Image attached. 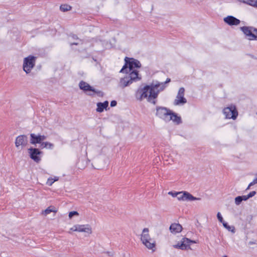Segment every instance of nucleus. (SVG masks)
<instances>
[{
	"mask_svg": "<svg viewBox=\"0 0 257 257\" xmlns=\"http://www.w3.org/2000/svg\"><path fill=\"white\" fill-rule=\"evenodd\" d=\"M161 83L158 81L154 83L153 81L150 84H147L143 87H140L137 90L135 95L137 100L141 101L143 100V97H147L148 93H149L148 99L152 98H157L161 90Z\"/></svg>",
	"mask_w": 257,
	"mask_h": 257,
	"instance_id": "f257e3e1",
	"label": "nucleus"
},
{
	"mask_svg": "<svg viewBox=\"0 0 257 257\" xmlns=\"http://www.w3.org/2000/svg\"><path fill=\"white\" fill-rule=\"evenodd\" d=\"M129 72L128 75H126L124 77L120 79L119 83L122 88L127 87L133 82L139 81L142 79V77L140 75L138 70H134Z\"/></svg>",
	"mask_w": 257,
	"mask_h": 257,
	"instance_id": "f03ea898",
	"label": "nucleus"
},
{
	"mask_svg": "<svg viewBox=\"0 0 257 257\" xmlns=\"http://www.w3.org/2000/svg\"><path fill=\"white\" fill-rule=\"evenodd\" d=\"M79 87L87 95L93 97L96 94L99 97L103 96V92L95 89L87 82L81 80L79 83Z\"/></svg>",
	"mask_w": 257,
	"mask_h": 257,
	"instance_id": "7ed1b4c3",
	"label": "nucleus"
},
{
	"mask_svg": "<svg viewBox=\"0 0 257 257\" xmlns=\"http://www.w3.org/2000/svg\"><path fill=\"white\" fill-rule=\"evenodd\" d=\"M239 29L248 40L257 41V28L244 26L240 27Z\"/></svg>",
	"mask_w": 257,
	"mask_h": 257,
	"instance_id": "20e7f679",
	"label": "nucleus"
},
{
	"mask_svg": "<svg viewBox=\"0 0 257 257\" xmlns=\"http://www.w3.org/2000/svg\"><path fill=\"white\" fill-rule=\"evenodd\" d=\"M36 57L30 55L24 59L23 69L27 73H29L35 65Z\"/></svg>",
	"mask_w": 257,
	"mask_h": 257,
	"instance_id": "39448f33",
	"label": "nucleus"
},
{
	"mask_svg": "<svg viewBox=\"0 0 257 257\" xmlns=\"http://www.w3.org/2000/svg\"><path fill=\"white\" fill-rule=\"evenodd\" d=\"M171 111V110L165 107L157 106L156 115L165 122H168Z\"/></svg>",
	"mask_w": 257,
	"mask_h": 257,
	"instance_id": "423d86ee",
	"label": "nucleus"
},
{
	"mask_svg": "<svg viewBox=\"0 0 257 257\" xmlns=\"http://www.w3.org/2000/svg\"><path fill=\"white\" fill-rule=\"evenodd\" d=\"M223 112L225 115V117L228 119H232L233 120H235L238 116L237 108L234 104H231L228 106L225 107L223 110Z\"/></svg>",
	"mask_w": 257,
	"mask_h": 257,
	"instance_id": "0eeeda50",
	"label": "nucleus"
},
{
	"mask_svg": "<svg viewBox=\"0 0 257 257\" xmlns=\"http://www.w3.org/2000/svg\"><path fill=\"white\" fill-rule=\"evenodd\" d=\"M30 158L36 163H39L41 161L40 155L43 154V152L39 149L31 147L28 150Z\"/></svg>",
	"mask_w": 257,
	"mask_h": 257,
	"instance_id": "6e6552de",
	"label": "nucleus"
},
{
	"mask_svg": "<svg viewBox=\"0 0 257 257\" xmlns=\"http://www.w3.org/2000/svg\"><path fill=\"white\" fill-rule=\"evenodd\" d=\"M30 142L31 144L36 145V144H41L42 142L45 140L47 138L45 135H42L40 134L36 135L34 133L30 134Z\"/></svg>",
	"mask_w": 257,
	"mask_h": 257,
	"instance_id": "1a4fd4ad",
	"label": "nucleus"
},
{
	"mask_svg": "<svg viewBox=\"0 0 257 257\" xmlns=\"http://www.w3.org/2000/svg\"><path fill=\"white\" fill-rule=\"evenodd\" d=\"M143 243L149 249L153 250L155 248L156 243L151 238L149 234H145L141 237Z\"/></svg>",
	"mask_w": 257,
	"mask_h": 257,
	"instance_id": "9d476101",
	"label": "nucleus"
},
{
	"mask_svg": "<svg viewBox=\"0 0 257 257\" xmlns=\"http://www.w3.org/2000/svg\"><path fill=\"white\" fill-rule=\"evenodd\" d=\"M124 61L126 64L129 65L131 70H136L135 68H140L141 67V64L140 62L134 58H130L125 57L124 58Z\"/></svg>",
	"mask_w": 257,
	"mask_h": 257,
	"instance_id": "9b49d317",
	"label": "nucleus"
},
{
	"mask_svg": "<svg viewBox=\"0 0 257 257\" xmlns=\"http://www.w3.org/2000/svg\"><path fill=\"white\" fill-rule=\"evenodd\" d=\"M28 140L26 135H23L18 136L15 140V146L16 148H18L20 146L22 148L26 147L28 145Z\"/></svg>",
	"mask_w": 257,
	"mask_h": 257,
	"instance_id": "f8f14e48",
	"label": "nucleus"
},
{
	"mask_svg": "<svg viewBox=\"0 0 257 257\" xmlns=\"http://www.w3.org/2000/svg\"><path fill=\"white\" fill-rule=\"evenodd\" d=\"M70 230L73 231L87 232L89 234L91 233L92 232L91 228L90 227L89 225L88 224L75 225L72 228H70Z\"/></svg>",
	"mask_w": 257,
	"mask_h": 257,
	"instance_id": "ddd939ff",
	"label": "nucleus"
},
{
	"mask_svg": "<svg viewBox=\"0 0 257 257\" xmlns=\"http://www.w3.org/2000/svg\"><path fill=\"white\" fill-rule=\"evenodd\" d=\"M224 22L229 26H237L240 23V21L232 16H228L223 19Z\"/></svg>",
	"mask_w": 257,
	"mask_h": 257,
	"instance_id": "4468645a",
	"label": "nucleus"
},
{
	"mask_svg": "<svg viewBox=\"0 0 257 257\" xmlns=\"http://www.w3.org/2000/svg\"><path fill=\"white\" fill-rule=\"evenodd\" d=\"M170 120H172L177 125H179L182 122L181 117L172 110L169 117V122Z\"/></svg>",
	"mask_w": 257,
	"mask_h": 257,
	"instance_id": "2eb2a0df",
	"label": "nucleus"
},
{
	"mask_svg": "<svg viewBox=\"0 0 257 257\" xmlns=\"http://www.w3.org/2000/svg\"><path fill=\"white\" fill-rule=\"evenodd\" d=\"M109 102L107 100L104 101L103 102H99L96 104L97 108L96 109V111L97 112H102L104 111V109L107 110L109 109L108 107Z\"/></svg>",
	"mask_w": 257,
	"mask_h": 257,
	"instance_id": "dca6fc26",
	"label": "nucleus"
},
{
	"mask_svg": "<svg viewBox=\"0 0 257 257\" xmlns=\"http://www.w3.org/2000/svg\"><path fill=\"white\" fill-rule=\"evenodd\" d=\"M169 229L171 233L176 234L181 232L183 229V227L179 223H172L170 225Z\"/></svg>",
	"mask_w": 257,
	"mask_h": 257,
	"instance_id": "f3484780",
	"label": "nucleus"
},
{
	"mask_svg": "<svg viewBox=\"0 0 257 257\" xmlns=\"http://www.w3.org/2000/svg\"><path fill=\"white\" fill-rule=\"evenodd\" d=\"M183 195L184 197V200L187 201H195V200H201L200 198H197L193 196L191 194L187 191H183Z\"/></svg>",
	"mask_w": 257,
	"mask_h": 257,
	"instance_id": "a211bd4d",
	"label": "nucleus"
},
{
	"mask_svg": "<svg viewBox=\"0 0 257 257\" xmlns=\"http://www.w3.org/2000/svg\"><path fill=\"white\" fill-rule=\"evenodd\" d=\"M177 98L174 102V104L176 105L184 104L187 102V100L184 96H177Z\"/></svg>",
	"mask_w": 257,
	"mask_h": 257,
	"instance_id": "6ab92c4d",
	"label": "nucleus"
},
{
	"mask_svg": "<svg viewBox=\"0 0 257 257\" xmlns=\"http://www.w3.org/2000/svg\"><path fill=\"white\" fill-rule=\"evenodd\" d=\"M54 147V145L53 144H52V143L48 142H42V143H41V144L40 146V147L41 149H43L44 148H46V149L52 150V149H53Z\"/></svg>",
	"mask_w": 257,
	"mask_h": 257,
	"instance_id": "aec40b11",
	"label": "nucleus"
},
{
	"mask_svg": "<svg viewBox=\"0 0 257 257\" xmlns=\"http://www.w3.org/2000/svg\"><path fill=\"white\" fill-rule=\"evenodd\" d=\"M179 243L181 246V250H188L189 249H191L190 244H187L186 240H185V239L183 240V238H182L180 242H179Z\"/></svg>",
	"mask_w": 257,
	"mask_h": 257,
	"instance_id": "412c9836",
	"label": "nucleus"
},
{
	"mask_svg": "<svg viewBox=\"0 0 257 257\" xmlns=\"http://www.w3.org/2000/svg\"><path fill=\"white\" fill-rule=\"evenodd\" d=\"M131 70L130 67H129V65L128 64H126V62H125L124 65L123 66L122 68L119 71L120 73H125L126 75H128L129 74V72H130Z\"/></svg>",
	"mask_w": 257,
	"mask_h": 257,
	"instance_id": "4be33fe9",
	"label": "nucleus"
},
{
	"mask_svg": "<svg viewBox=\"0 0 257 257\" xmlns=\"http://www.w3.org/2000/svg\"><path fill=\"white\" fill-rule=\"evenodd\" d=\"M222 225L223 227L227 229L229 231H230L232 233H235V228L234 226L229 225L226 222H222Z\"/></svg>",
	"mask_w": 257,
	"mask_h": 257,
	"instance_id": "5701e85b",
	"label": "nucleus"
},
{
	"mask_svg": "<svg viewBox=\"0 0 257 257\" xmlns=\"http://www.w3.org/2000/svg\"><path fill=\"white\" fill-rule=\"evenodd\" d=\"M56 212L57 210L55 209V207L53 206H50L48 207L47 208H46L44 211H43V214L45 215H47L48 214H50L51 212Z\"/></svg>",
	"mask_w": 257,
	"mask_h": 257,
	"instance_id": "b1692460",
	"label": "nucleus"
},
{
	"mask_svg": "<svg viewBox=\"0 0 257 257\" xmlns=\"http://www.w3.org/2000/svg\"><path fill=\"white\" fill-rule=\"evenodd\" d=\"M242 3L251 6L253 7L257 8V0L243 1Z\"/></svg>",
	"mask_w": 257,
	"mask_h": 257,
	"instance_id": "393cba45",
	"label": "nucleus"
},
{
	"mask_svg": "<svg viewBox=\"0 0 257 257\" xmlns=\"http://www.w3.org/2000/svg\"><path fill=\"white\" fill-rule=\"evenodd\" d=\"M71 7L67 4L61 5L60 7V9L62 12H67L70 10Z\"/></svg>",
	"mask_w": 257,
	"mask_h": 257,
	"instance_id": "a878e982",
	"label": "nucleus"
},
{
	"mask_svg": "<svg viewBox=\"0 0 257 257\" xmlns=\"http://www.w3.org/2000/svg\"><path fill=\"white\" fill-rule=\"evenodd\" d=\"M171 82V79L169 78H167L166 80L164 82H162V86H161V90H164V89L166 88V84Z\"/></svg>",
	"mask_w": 257,
	"mask_h": 257,
	"instance_id": "bb28decb",
	"label": "nucleus"
},
{
	"mask_svg": "<svg viewBox=\"0 0 257 257\" xmlns=\"http://www.w3.org/2000/svg\"><path fill=\"white\" fill-rule=\"evenodd\" d=\"M149 96V93H148V96H147V97H143V99L144 98H147V101L148 102H151V103H153V104L155 105L157 103V100H156L157 98H152V99L149 100V99H148Z\"/></svg>",
	"mask_w": 257,
	"mask_h": 257,
	"instance_id": "cd10ccee",
	"label": "nucleus"
},
{
	"mask_svg": "<svg viewBox=\"0 0 257 257\" xmlns=\"http://www.w3.org/2000/svg\"><path fill=\"white\" fill-rule=\"evenodd\" d=\"M79 213L76 211H70L69 213V217L71 219L74 216H78Z\"/></svg>",
	"mask_w": 257,
	"mask_h": 257,
	"instance_id": "c85d7f7f",
	"label": "nucleus"
},
{
	"mask_svg": "<svg viewBox=\"0 0 257 257\" xmlns=\"http://www.w3.org/2000/svg\"><path fill=\"white\" fill-rule=\"evenodd\" d=\"M234 202L235 204L236 205H239L241 204V203L242 202V200L239 196H237L235 198Z\"/></svg>",
	"mask_w": 257,
	"mask_h": 257,
	"instance_id": "c756f323",
	"label": "nucleus"
},
{
	"mask_svg": "<svg viewBox=\"0 0 257 257\" xmlns=\"http://www.w3.org/2000/svg\"><path fill=\"white\" fill-rule=\"evenodd\" d=\"M183 239L185 240H186V242H187V244H190V243H196V241L194 240H192L190 238H187V237H183Z\"/></svg>",
	"mask_w": 257,
	"mask_h": 257,
	"instance_id": "7c9ffc66",
	"label": "nucleus"
},
{
	"mask_svg": "<svg viewBox=\"0 0 257 257\" xmlns=\"http://www.w3.org/2000/svg\"><path fill=\"white\" fill-rule=\"evenodd\" d=\"M185 89L184 87H181L179 89L177 96H184Z\"/></svg>",
	"mask_w": 257,
	"mask_h": 257,
	"instance_id": "2f4dec72",
	"label": "nucleus"
},
{
	"mask_svg": "<svg viewBox=\"0 0 257 257\" xmlns=\"http://www.w3.org/2000/svg\"><path fill=\"white\" fill-rule=\"evenodd\" d=\"M217 219H218V221H219L220 222L222 223V222H225V221L223 220V217H222V215H221V213H220L219 212H218V213H217Z\"/></svg>",
	"mask_w": 257,
	"mask_h": 257,
	"instance_id": "473e14b6",
	"label": "nucleus"
},
{
	"mask_svg": "<svg viewBox=\"0 0 257 257\" xmlns=\"http://www.w3.org/2000/svg\"><path fill=\"white\" fill-rule=\"evenodd\" d=\"M183 191L178 192V194L177 198L179 200L184 201V197H183L184 195H183Z\"/></svg>",
	"mask_w": 257,
	"mask_h": 257,
	"instance_id": "72a5a7b5",
	"label": "nucleus"
},
{
	"mask_svg": "<svg viewBox=\"0 0 257 257\" xmlns=\"http://www.w3.org/2000/svg\"><path fill=\"white\" fill-rule=\"evenodd\" d=\"M53 178H49L48 179L47 181L46 182V184L47 185L51 186L52 185V184L54 183V181L53 180Z\"/></svg>",
	"mask_w": 257,
	"mask_h": 257,
	"instance_id": "f704fd0d",
	"label": "nucleus"
},
{
	"mask_svg": "<svg viewBox=\"0 0 257 257\" xmlns=\"http://www.w3.org/2000/svg\"><path fill=\"white\" fill-rule=\"evenodd\" d=\"M256 192L255 191H252L249 192L247 195L248 198H250L254 196L256 194Z\"/></svg>",
	"mask_w": 257,
	"mask_h": 257,
	"instance_id": "c9c22d12",
	"label": "nucleus"
},
{
	"mask_svg": "<svg viewBox=\"0 0 257 257\" xmlns=\"http://www.w3.org/2000/svg\"><path fill=\"white\" fill-rule=\"evenodd\" d=\"M168 194L171 195V196H172L174 197H177L178 196V192L170 191L168 193Z\"/></svg>",
	"mask_w": 257,
	"mask_h": 257,
	"instance_id": "e433bc0d",
	"label": "nucleus"
},
{
	"mask_svg": "<svg viewBox=\"0 0 257 257\" xmlns=\"http://www.w3.org/2000/svg\"><path fill=\"white\" fill-rule=\"evenodd\" d=\"M110 105L112 107H114L117 105V101L115 100H113L111 101Z\"/></svg>",
	"mask_w": 257,
	"mask_h": 257,
	"instance_id": "4c0bfd02",
	"label": "nucleus"
},
{
	"mask_svg": "<svg viewBox=\"0 0 257 257\" xmlns=\"http://www.w3.org/2000/svg\"><path fill=\"white\" fill-rule=\"evenodd\" d=\"M145 234H149V229L148 228H145L143 230L142 235H144Z\"/></svg>",
	"mask_w": 257,
	"mask_h": 257,
	"instance_id": "58836bf2",
	"label": "nucleus"
},
{
	"mask_svg": "<svg viewBox=\"0 0 257 257\" xmlns=\"http://www.w3.org/2000/svg\"><path fill=\"white\" fill-rule=\"evenodd\" d=\"M240 198L241 199L242 201H246L248 199V197L247 195H241L239 196Z\"/></svg>",
	"mask_w": 257,
	"mask_h": 257,
	"instance_id": "ea45409f",
	"label": "nucleus"
},
{
	"mask_svg": "<svg viewBox=\"0 0 257 257\" xmlns=\"http://www.w3.org/2000/svg\"><path fill=\"white\" fill-rule=\"evenodd\" d=\"M173 247L175 248L181 249V246H180L179 242L178 243H177L176 244L173 245Z\"/></svg>",
	"mask_w": 257,
	"mask_h": 257,
	"instance_id": "a19ab883",
	"label": "nucleus"
},
{
	"mask_svg": "<svg viewBox=\"0 0 257 257\" xmlns=\"http://www.w3.org/2000/svg\"><path fill=\"white\" fill-rule=\"evenodd\" d=\"M106 253L109 256H113L114 255V252L112 251H106Z\"/></svg>",
	"mask_w": 257,
	"mask_h": 257,
	"instance_id": "79ce46f5",
	"label": "nucleus"
},
{
	"mask_svg": "<svg viewBox=\"0 0 257 257\" xmlns=\"http://www.w3.org/2000/svg\"><path fill=\"white\" fill-rule=\"evenodd\" d=\"M71 37L72 38V39H74V40H77L78 39V37H77V36L76 35H75V34H72L71 35Z\"/></svg>",
	"mask_w": 257,
	"mask_h": 257,
	"instance_id": "37998d69",
	"label": "nucleus"
},
{
	"mask_svg": "<svg viewBox=\"0 0 257 257\" xmlns=\"http://www.w3.org/2000/svg\"><path fill=\"white\" fill-rule=\"evenodd\" d=\"M254 185L252 182H250L249 185H248L247 188L246 189V190L249 189L250 187Z\"/></svg>",
	"mask_w": 257,
	"mask_h": 257,
	"instance_id": "c03bdc74",
	"label": "nucleus"
},
{
	"mask_svg": "<svg viewBox=\"0 0 257 257\" xmlns=\"http://www.w3.org/2000/svg\"><path fill=\"white\" fill-rule=\"evenodd\" d=\"M252 183L253 184V185L257 183V177L254 178L253 181H252Z\"/></svg>",
	"mask_w": 257,
	"mask_h": 257,
	"instance_id": "a18cd8bd",
	"label": "nucleus"
},
{
	"mask_svg": "<svg viewBox=\"0 0 257 257\" xmlns=\"http://www.w3.org/2000/svg\"><path fill=\"white\" fill-rule=\"evenodd\" d=\"M70 45L71 46L72 45H78V43L73 42V43H71Z\"/></svg>",
	"mask_w": 257,
	"mask_h": 257,
	"instance_id": "49530a36",
	"label": "nucleus"
},
{
	"mask_svg": "<svg viewBox=\"0 0 257 257\" xmlns=\"http://www.w3.org/2000/svg\"><path fill=\"white\" fill-rule=\"evenodd\" d=\"M53 179V180L54 181V182H55V181H58L59 178L57 177H55Z\"/></svg>",
	"mask_w": 257,
	"mask_h": 257,
	"instance_id": "de8ad7c7",
	"label": "nucleus"
},
{
	"mask_svg": "<svg viewBox=\"0 0 257 257\" xmlns=\"http://www.w3.org/2000/svg\"><path fill=\"white\" fill-rule=\"evenodd\" d=\"M250 244H252L253 243V242H249Z\"/></svg>",
	"mask_w": 257,
	"mask_h": 257,
	"instance_id": "09e8293b",
	"label": "nucleus"
},
{
	"mask_svg": "<svg viewBox=\"0 0 257 257\" xmlns=\"http://www.w3.org/2000/svg\"><path fill=\"white\" fill-rule=\"evenodd\" d=\"M223 257H227L226 255H224Z\"/></svg>",
	"mask_w": 257,
	"mask_h": 257,
	"instance_id": "8fccbe9b",
	"label": "nucleus"
}]
</instances>
